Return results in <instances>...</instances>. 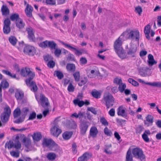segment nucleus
<instances>
[{
    "instance_id": "27",
    "label": "nucleus",
    "mask_w": 161,
    "mask_h": 161,
    "mask_svg": "<svg viewBox=\"0 0 161 161\" xmlns=\"http://www.w3.org/2000/svg\"><path fill=\"white\" fill-rule=\"evenodd\" d=\"M98 133V131L96 127H92L90 130V135L93 137H95Z\"/></svg>"
},
{
    "instance_id": "44",
    "label": "nucleus",
    "mask_w": 161,
    "mask_h": 161,
    "mask_svg": "<svg viewBox=\"0 0 161 161\" xmlns=\"http://www.w3.org/2000/svg\"><path fill=\"white\" fill-rule=\"evenodd\" d=\"M144 128L141 125H139L136 129V134H140L143 130Z\"/></svg>"
},
{
    "instance_id": "5",
    "label": "nucleus",
    "mask_w": 161,
    "mask_h": 161,
    "mask_svg": "<svg viewBox=\"0 0 161 161\" xmlns=\"http://www.w3.org/2000/svg\"><path fill=\"white\" fill-rule=\"evenodd\" d=\"M103 99L105 102V104L107 109L113 106L114 98L110 93L108 92L105 94L103 96Z\"/></svg>"
},
{
    "instance_id": "8",
    "label": "nucleus",
    "mask_w": 161,
    "mask_h": 161,
    "mask_svg": "<svg viewBox=\"0 0 161 161\" xmlns=\"http://www.w3.org/2000/svg\"><path fill=\"white\" fill-rule=\"evenodd\" d=\"M14 147L17 149H19L21 147V144L19 140L15 142V144L12 141L7 142L5 144V147L6 148L7 147L8 149Z\"/></svg>"
},
{
    "instance_id": "42",
    "label": "nucleus",
    "mask_w": 161,
    "mask_h": 161,
    "mask_svg": "<svg viewBox=\"0 0 161 161\" xmlns=\"http://www.w3.org/2000/svg\"><path fill=\"white\" fill-rule=\"evenodd\" d=\"M126 87V85L125 84L121 83L119 85L118 87L119 90L121 93H123Z\"/></svg>"
},
{
    "instance_id": "64",
    "label": "nucleus",
    "mask_w": 161,
    "mask_h": 161,
    "mask_svg": "<svg viewBox=\"0 0 161 161\" xmlns=\"http://www.w3.org/2000/svg\"><path fill=\"white\" fill-rule=\"evenodd\" d=\"M114 82L117 84L118 85H120L122 82L121 79H119L118 78H115L114 80Z\"/></svg>"
},
{
    "instance_id": "60",
    "label": "nucleus",
    "mask_w": 161,
    "mask_h": 161,
    "mask_svg": "<svg viewBox=\"0 0 161 161\" xmlns=\"http://www.w3.org/2000/svg\"><path fill=\"white\" fill-rule=\"evenodd\" d=\"M77 146L76 143H74L72 144V151L73 153L75 154L77 153Z\"/></svg>"
},
{
    "instance_id": "53",
    "label": "nucleus",
    "mask_w": 161,
    "mask_h": 161,
    "mask_svg": "<svg viewBox=\"0 0 161 161\" xmlns=\"http://www.w3.org/2000/svg\"><path fill=\"white\" fill-rule=\"evenodd\" d=\"M75 89V87L71 83H69L67 88L68 91L70 92H73L74 91Z\"/></svg>"
},
{
    "instance_id": "45",
    "label": "nucleus",
    "mask_w": 161,
    "mask_h": 161,
    "mask_svg": "<svg viewBox=\"0 0 161 161\" xmlns=\"http://www.w3.org/2000/svg\"><path fill=\"white\" fill-rule=\"evenodd\" d=\"M48 43V41L46 40L45 41L42 42H40L39 44V46L41 47L42 48H45L46 47H47V44Z\"/></svg>"
},
{
    "instance_id": "36",
    "label": "nucleus",
    "mask_w": 161,
    "mask_h": 161,
    "mask_svg": "<svg viewBox=\"0 0 161 161\" xmlns=\"http://www.w3.org/2000/svg\"><path fill=\"white\" fill-rule=\"evenodd\" d=\"M21 113L20 109L17 108L13 112V116L14 118H16L20 115Z\"/></svg>"
},
{
    "instance_id": "11",
    "label": "nucleus",
    "mask_w": 161,
    "mask_h": 161,
    "mask_svg": "<svg viewBox=\"0 0 161 161\" xmlns=\"http://www.w3.org/2000/svg\"><path fill=\"white\" fill-rule=\"evenodd\" d=\"M138 70L139 75L142 77L149 76L151 74V69L147 67H141Z\"/></svg>"
},
{
    "instance_id": "17",
    "label": "nucleus",
    "mask_w": 161,
    "mask_h": 161,
    "mask_svg": "<svg viewBox=\"0 0 161 161\" xmlns=\"http://www.w3.org/2000/svg\"><path fill=\"white\" fill-rule=\"evenodd\" d=\"M146 120L144 121L145 125L147 127L152 125L154 119L153 116L150 114H148L146 117Z\"/></svg>"
},
{
    "instance_id": "35",
    "label": "nucleus",
    "mask_w": 161,
    "mask_h": 161,
    "mask_svg": "<svg viewBox=\"0 0 161 161\" xmlns=\"http://www.w3.org/2000/svg\"><path fill=\"white\" fill-rule=\"evenodd\" d=\"M125 161H133V156L130 149H129L127 152Z\"/></svg>"
},
{
    "instance_id": "28",
    "label": "nucleus",
    "mask_w": 161,
    "mask_h": 161,
    "mask_svg": "<svg viewBox=\"0 0 161 161\" xmlns=\"http://www.w3.org/2000/svg\"><path fill=\"white\" fill-rule=\"evenodd\" d=\"M42 138L41 133L39 132L35 133L32 136V138L34 141H39Z\"/></svg>"
},
{
    "instance_id": "62",
    "label": "nucleus",
    "mask_w": 161,
    "mask_h": 161,
    "mask_svg": "<svg viewBox=\"0 0 161 161\" xmlns=\"http://www.w3.org/2000/svg\"><path fill=\"white\" fill-rule=\"evenodd\" d=\"M46 2L47 4L53 5L56 4L55 0H46Z\"/></svg>"
},
{
    "instance_id": "24",
    "label": "nucleus",
    "mask_w": 161,
    "mask_h": 161,
    "mask_svg": "<svg viewBox=\"0 0 161 161\" xmlns=\"http://www.w3.org/2000/svg\"><path fill=\"white\" fill-rule=\"evenodd\" d=\"M151 134V132L149 130H146L142 135V137L146 142H149V139L147 135H150Z\"/></svg>"
},
{
    "instance_id": "20",
    "label": "nucleus",
    "mask_w": 161,
    "mask_h": 161,
    "mask_svg": "<svg viewBox=\"0 0 161 161\" xmlns=\"http://www.w3.org/2000/svg\"><path fill=\"white\" fill-rule=\"evenodd\" d=\"M117 114L119 116H121L125 118L127 116V113L125 109H123L122 106H120L118 109Z\"/></svg>"
},
{
    "instance_id": "50",
    "label": "nucleus",
    "mask_w": 161,
    "mask_h": 161,
    "mask_svg": "<svg viewBox=\"0 0 161 161\" xmlns=\"http://www.w3.org/2000/svg\"><path fill=\"white\" fill-rule=\"evenodd\" d=\"M100 122L103 125L105 126H107L108 125V122L104 117L100 118Z\"/></svg>"
},
{
    "instance_id": "46",
    "label": "nucleus",
    "mask_w": 161,
    "mask_h": 161,
    "mask_svg": "<svg viewBox=\"0 0 161 161\" xmlns=\"http://www.w3.org/2000/svg\"><path fill=\"white\" fill-rule=\"evenodd\" d=\"M128 80L130 83L135 86H138L139 85L138 82L132 78H129L128 79Z\"/></svg>"
},
{
    "instance_id": "34",
    "label": "nucleus",
    "mask_w": 161,
    "mask_h": 161,
    "mask_svg": "<svg viewBox=\"0 0 161 161\" xmlns=\"http://www.w3.org/2000/svg\"><path fill=\"white\" fill-rule=\"evenodd\" d=\"M2 72L3 73L10 76L11 78H15L17 80H18L19 79L16 77V75L14 74L13 75V74L9 71L7 70H3L2 71Z\"/></svg>"
},
{
    "instance_id": "32",
    "label": "nucleus",
    "mask_w": 161,
    "mask_h": 161,
    "mask_svg": "<svg viewBox=\"0 0 161 161\" xmlns=\"http://www.w3.org/2000/svg\"><path fill=\"white\" fill-rule=\"evenodd\" d=\"M10 19L12 21H15L16 22L20 18L18 14L14 13L11 15L10 17Z\"/></svg>"
},
{
    "instance_id": "2",
    "label": "nucleus",
    "mask_w": 161,
    "mask_h": 161,
    "mask_svg": "<svg viewBox=\"0 0 161 161\" xmlns=\"http://www.w3.org/2000/svg\"><path fill=\"white\" fill-rule=\"evenodd\" d=\"M122 42L120 37L114 42V46L115 51L119 57L121 59H124L126 58L127 56L122 47Z\"/></svg>"
},
{
    "instance_id": "41",
    "label": "nucleus",
    "mask_w": 161,
    "mask_h": 161,
    "mask_svg": "<svg viewBox=\"0 0 161 161\" xmlns=\"http://www.w3.org/2000/svg\"><path fill=\"white\" fill-rule=\"evenodd\" d=\"M92 96L95 98H100L101 93L97 91H92L91 92Z\"/></svg>"
},
{
    "instance_id": "40",
    "label": "nucleus",
    "mask_w": 161,
    "mask_h": 161,
    "mask_svg": "<svg viewBox=\"0 0 161 161\" xmlns=\"http://www.w3.org/2000/svg\"><path fill=\"white\" fill-rule=\"evenodd\" d=\"M1 86L3 89L8 88L9 87V83L6 80H3L0 84Z\"/></svg>"
},
{
    "instance_id": "1",
    "label": "nucleus",
    "mask_w": 161,
    "mask_h": 161,
    "mask_svg": "<svg viewBox=\"0 0 161 161\" xmlns=\"http://www.w3.org/2000/svg\"><path fill=\"white\" fill-rule=\"evenodd\" d=\"M20 75L24 77L28 76L29 78L25 80L26 85L30 88L32 91L36 92L38 89L37 86L35 81H31L35 76L34 72L31 71L30 68L25 67L21 69Z\"/></svg>"
},
{
    "instance_id": "25",
    "label": "nucleus",
    "mask_w": 161,
    "mask_h": 161,
    "mask_svg": "<svg viewBox=\"0 0 161 161\" xmlns=\"http://www.w3.org/2000/svg\"><path fill=\"white\" fill-rule=\"evenodd\" d=\"M1 11L3 16H7L9 14V10L6 5H3L2 7Z\"/></svg>"
},
{
    "instance_id": "12",
    "label": "nucleus",
    "mask_w": 161,
    "mask_h": 161,
    "mask_svg": "<svg viewBox=\"0 0 161 161\" xmlns=\"http://www.w3.org/2000/svg\"><path fill=\"white\" fill-rule=\"evenodd\" d=\"M23 52L29 56H33L36 53V49L33 46L28 45L24 47Z\"/></svg>"
},
{
    "instance_id": "61",
    "label": "nucleus",
    "mask_w": 161,
    "mask_h": 161,
    "mask_svg": "<svg viewBox=\"0 0 161 161\" xmlns=\"http://www.w3.org/2000/svg\"><path fill=\"white\" fill-rule=\"evenodd\" d=\"M135 11L137 13L140 15L142 12V9L141 7L138 6L136 8Z\"/></svg>"
},
{
    "instance_id": "18",
    "label": "nucleus",
    "mask_w": 161,
    "mask_h": 161,
    "mask_svg": "<svg viewBox=\"0 0 161 161\" xmlns=\"http://www.w3.org/2000/svg\"><path fill=\"white\" fill-rule=\"evenodd\" d=\"M55 143L51 139L44 138L43 139L42 145L48 147L49 146H54Z\"/></svg>"
},
{
    "instance_id": "57",
    "label": "nucleus",
    "mask_w": 161,
    "mask_h": 161,
    "mask_svg": "<svg viewBox=\"0 0 161 161\" xmlns=\"http://www.w3.org/2000/svg\"><path fill=\"white\" fill-rule=\"evenodd\" d=\"M54 53L55 55L57 57H58L61 53V50L60 49H58L57 47L55 49Z\"/></svg>"
},
{
    "instance_id": "54",
    "label": "nucleus",
    "mask_w": 161,
    "mask_h": 161,
    "mask_svg": "<svg viewBox=\"0 0 161 161\" xmlns=\"http://www.w3.org/2000/svg\"><path fill=\"white\" fill-rule=\"evenodd\" d=\"M25 117H20L14 121V123L16 124H19L23 122L24 120Z\"/></svg>"
},
{
    "instance_id": "49",
    "label": "nucleus",
    "mask_w": 161,
    "mask_h": 161,
    "mask_svg": "<svg viewBox=\"0 0 161 161\" xmlns=\"http://www.w3.org/2000/svg\"><path fill=\"white\" fill-rule=\"evenodd\" d=\"M75 80L76 81H79L80 77V73L79 71L76 72L73 75Z\"/></svg>"
},
{
    "instance_id": "43",
    "label": "nucleus",
    "mask_w": 161,
    "mask_h": 161,
    "mask_svg": "<svg viewBox=\"0 0 161 161\" xmlns=\"http://www.w3.org/2000/svg\"><path fill=\"white\" fill-rule=\"evenodd\" d=\"M47 157L49 160H53L56 158V155L54 153H50L48 154Z\"/></svg>"
},
{
    "instance_id": "14",
    "label": "nucleus",
    "mask_w": 161,
    "mask_h": 161,
    "mask_svg": "<svg viewBox=\"0 0 161 161\" xmlns=\"http://www.w3.org/2000/svg\"><path fill=\"white\" fill-rule=\"evenodd\" d=\"M51 134L54 136L58 137L62 132L61 129L59 128V126L55 125L51 129Z\"/></svg>"
},
{
    "instance_id": "33",
    "label": "nucleus",
    "mask_w": 161,
    "mask_h": 161,
    "mask_svg": "<svg viewBox=\"0 0 161 161\" xmlns=\"http://www.w3.org/2000/svg\"><path fill=\"white\" fill-rule=\"evenodd\" d=\"M15 23L17 27L20 29L23 28L25 26V23L21 18L16 21Z\"/></svg>"
},
{
    "instance_id": "4",
    "label": "nucleus",
    "mask_w": 161,
    "mask_h": 161,
    "mask_svg": "<svg viewBox=\"0 0 161 161\" xmlns=\"http://www.w3.org/2000/svg\"><path fill=\"white\" fill-rule=\"evenodd\" d=\"M132 153L135 158L140 159L141 161H145V156L141 148L136 147L133 149Z\"/></svg>"
},
{
    "instance_id": "63",
    "label": "nucleus",
    "mask_w": 161,
    "mask_h": 161,
    "mask_svg": "<svg viewBox=\"0 0 161 161\" xmlns=\"http://www.w3.org/2000/svg\"><path fill=\"white\" fill-rule=\"evenodd\" d=\"M87 110L91 112L92 113L96 115L97 114V111L95 110V108L93 107H90L88 108H87Z\"/></svg>"
},
{
    "instance_id": "58",
    "label": "nucleus",
    "mask_w": 161,
    "mask_h": 161,
    "mask_svg": "<svg viewBox=\"0 0 161 161\" xmlns=\"http://www.w3.org/2000/svg\"><path fill=\"white\" fill-rule=\"evenodd\" d=\"M67 59L68 60L71 61H75V60L74 56L70 53L69 54Z\"/></svg>"
},
{
    "instance_id": "19",
    "label": "nucleus",
    "mask_w": 161,
    "mask_h": 161,
    "mask_svg": "<svg viewBox=\"0 0 161 161\" xmlns=\"http://www.w3.org/2000/svg\"><path fill=\"white\" fill-rule=\"evenodd\" d=\"M73 116L76 118H79L80 121L82 119H86V118L85 113L81 112H79L78 114L76 113H74L71 116V117Z\"/></svg>"
},
{
    "instance_id": "52",
    "label": "nucleus",
    "mask_w": 161,
    "mask_h": 161,
    "mask_svg": "<svg viewBox=\"0 0 161 161\" xmlns=\"http://www.w3.org/2000/svg\"><path fill=\"white\" fill-rule=\"evenodd\" d=\"M36 114L35 112H33L30 114L28 120H33L36 118Z\"/></svg>"
},
{
    "instance_id": "29",
    "label": "nucleus",
    "mask_w": 161,
    "mask_h": 161,
    "mask_svg": "<svg viewBox=\"0 0 161 161\" xmlns=\"http://www.w3.org/2000/svg\"><path fill=\"white\" fill-rule=\"evenodd\" d=\"M73 134L72 132L66 131L62 134L63 138L65 140H68L70 139Z\"/></svg>"
},
{
    "instance_id": "39",
    "label": "nucleus",
    "mask_w": 161,
    "mask_h": 161,
    "mask_svg": "<svg viewBox=\"0 0 161 161\" xmlns=\"http://www.w3.org/2000/svg\"><path fill=\"white\" fill-rule=\"evenodd\" d=\"M8 40L9 42L13 46H15L17 42V40L16 38L14 36H11L9 38Z\"/></svg>"
},
{
    "instance_id": "23",
    "label": "nucleus",
    "mask_w": 161,
    "mask_h": 161,
    "mask_svg": "<svg viewBox=\"0 0 161 161\" xmlns=\"http://www.w3.org/2000/svg\"><path fill=\"white\" fill-rule=\"evenodd\" d=\"M66 69L69 72H73L75 70L76 67L74 64L68 63L67 64Z\"/></svg>"
},
{
    "instance_id": "16",
    "label": "nucleus",
    "mask_w": 161,
    "mask_h": 161,
    "mask_svg": "<svg viewBox=\"0 0 161 161\" xmlns=\"http://www.w3.org/2000/svg\"><path fill=\"white\" fill-rule=\"evenodd\" d=\"M138 81L140 83L146 85H150L154 87L161 88V82H154L153 83L149 82H146L143 80L141 79H138Z\"/></svg>"
},
{
    "instance_id": "21",
    "label": "nucleus",
    "mask_w": 161,
    "mask_h": 161,
    "mask_svg": "<svg viewBox=\"0 0 161 161\" xmlns=\"http://www.w3.org/2000/svg\"><path fill=\"white\" fill-rule=\"evenodd\" d=\"M33 10V7L31 5L28 4L25 10L26 14L27 17L31 18L32 17V12Z\"/></svg>"
},
{
    "instance_id": "47",
    "label": "nucleus",
    "mask_w": 161,
    "mask_h": 161,
    "mask_svg": "<svg viewBox=\"0 0 161 161\" xmlns=\"http://www.w3.org/2000/svg\"><path fill=\"white\" fill-rule=\"evenodd\" d=\"M54 72L56 73V75L59 79L61 80L64 77V75L61 72L59 71H55Z\"/></svg>"
},
{
    "instance_id": "15",
    "label": "nucleus",
    "mask_w": 161,
    "mask_h": 161,
    "mask_svg": "<svg viewBox=\"0 0 161 161\" xmlns=\"http://www.w3.org/2000/svg\"><path fill=\"white\" fill-rule=\"evenodd\" d=\"M40 100L41 105L43 108H46L49 106V103L48 99L44 95H42L40 96Z\"/></svg>"
},
{
    "instance_id": "30",
    "label": "nucleus",
    "mask_w": 161,
    "mask_h": 161,
    "mask_svg": "<svg viewBox=\"0 0 161 161\" xmlns=\"http://www.w3.org/2000/svg\"><path fill=\"white\" fill-rule=\"evenodd\" d=\"M89 153L86 152L84 153L81 156L79 157L78 158V161H86L88 159V156Z\"/></svg>"
},
{
    "instance_id": "56",
    "label": "nucleus",
    "mask_w": 161,
    "mask_h": 161,
    "mask_svg": "<svg viewBox=\"0 0 161 161\" xmlns=\"http://www.w3.org/2000/svg\"><path fill=\"white\" fill-rule=\"evenodd\" d=\"M151 28L150 25L149 24L147 25L144 28V32L145 34H147L150 33V30Z\"/></svg>"
},
{
    "instance_id": "9",
    "label": "nucleus",
    "mask_w": 161,
    "mask_h": 161,
    "mask_svg": "<svg viewBox=\"0 0 161 161\" xmlns=\"http://www.w3.org/2000/svg\"><path fill=\"white\" fill-rule=\"evenodd\" d=\"M11 23L8 18H6L3 22V32L6 34H8L11 31L10 25Z\"/></svg>"
},
{
    "instance_id": "59",
    "label": "nucleus",
    "mask_w": 161,
    "mask_h": 161,
    "mask_svg": "<svg viewBox=\"0 0 161 161\" xmlns=\"http://www.w3.org/2000/svg\"><path fill=\"white\" fill-rule=\"evenodd\" d=\"M55 65V62L53 60H50L47 64V66L50 68H53Z\"/></svg>"
},
{
    "instance_id": "26",
    "label": "nucleus",
    "mask_w": 161,
    "mask_h": 161,
    "mask_svg": "<svg viewBox=\"0 0 161 161\" xmlns=\"http://www.w3.org/2000/svg\"><path fill=\"white\" fill-rule=\"evenodd\" d=\"M15 96L17 100H21L24 97V92L21 91H17L15 92Z\"/></svg>"
},
{
    "instance_id": "38",
    "label": "nucleus",
    "mask_w": 161,
    "mask_h": 161,
    "mask_svg": "<svg viewBox=\"0 0 161 161\" xmlns=\"http://www.w3.org/2000/svg\"><path fill=\"white\" fill-rule=\"evenodd\" d=\"M23 142L25 143V145L26 147H28L31 145V141L30 139L25 137L23 139Z\"/></svg>"
},
{
    "instance_id": "3",
    "label": "nucleus",
    "mask_w": 161,
    "mask_h": 161,
    "mask_svg": "<svg viewBox=\"0 0 161 161\" xmlns=\"http://www.w3.org/2000/svg\"><path fill=\"white\" fill-rule=\"evenodd\" d=\"M11 114V110L9 107L6 106L4 108V112L1 115V119L3 124H5L8 121Z\"/></svg>"
},
{
    "instance_id": "6",
    "label": "nucleus",
    "mask_w": 161,
    "mask_h": 161,
    "mask_svg": "<svg viewBox=\"0 0 161 161\" xmlns=\"http://www.w3.org/2000/svg\"><path fill=\"white\" fill-rule=\"evenodd\" d=\"M82 119L80 121V133L82 135H85L86 134V131L88 129L89 122L88 121L84 120Z\"/></svg>"
},
{
    "instance_id": "31",
    "label": "nucleus",
    "mask_w": 161,
    "mask_h": 161,
    "mask_svg": "<svg viewBox=\"0 0 161 161\" xmlns=\"http://www.w3.org/2000/svg\"><path fill=\"white\" fill-rule=\"evenodd\" d=\"M47 47H49L51 50L56 49L57 47V44L53 41H48Z\"/></svg>"
},
{
    "instance_id": "22",
    "label": "nucleus",
    "mask_w": 161,
    "mask_h": 161,
    "mask_svg": "<svg viewBox=\"0 0 161 161\" xmlns=\"http://www.w3.org/2000/svg\"><path fill=\"white\" fill-rule=\"evenodd\" d=\"M137 50V47L136 45L135 44H131L129 51L127 52V54L128 55H130L132 57L135 56V53Z\"/></svg>"
},
{
    "instance_id": "10",
    "label": "nucleus",
    "mask_w": 161,
    "mask_h": 161,
    "mask_svg": "<svg viewBox=\"0 0 161 161\" xmlns=\"http://www.w3.org/2000/svg\"><path fill=\"white\" fill-rule=\"evenodd\" d=\"M128 39L132 40H135L136 41L139 42L140 39V33L138 31H131L128 33Z\"/></svg>"
},
{
    "instance_id": "48",
    "label": "nucleus",
    "mask_w": 161,
    "mask_h": 161,
    "mask_svg": "<svg viewBox=\"0 0 161 161\" xmlns=\"http://www.w3.org/2000/svg\"><path fill=\"white\" fill-rule=\"evenodd\" d=\"M87 78L86 77H84L79 83V86H82L83 85H85L87 82Z\"/></svg>"
},
{
    "instance_id": "13",
    "label": "nucleus",
    "mask_w": 161,
    "mask_h": 161,
    "mask_svg": "<svg viewBox=\"0 0 161 161\" xmlns=\"http://www.w3.org/2000/svg\"><path fill=\"white\" fill-rule=\"evenodd\" d=\"M26 31H27L28 35V38L30 41L33 42L36 41V38L34 35V33L33 32V29L31 27H29L26 28Z\"/></svg>"
},
{
    "instance_id": "51",
    "label": "nucleus",
    "mask_w": 161,
    "mask_h": 161,
    "mask_svg": "<svg viewBox=\"0 0 161 161\" xmlns=\"http://www.w3.org/2000/svg\"><path fill=\"white\" fill-rule=\"evenodd\" d=\"M104 132L105 134L108 136H110L112 134L111 131L109 130L107 127H106L104 128Z\"/></svg>"
},
{
    "instance_id": "7",
    "label": "nucleus",
    "mask_w": 161,
    "mask_h": 161,
    "mask_svg": "<svg viewBox=\"0 0 161 161\" xmlns=\"http://www.w3.org/2000/svg\"><path fill=\"white\" fill-rule=\"evenodd\" d=\"M60 42L63 45L65 46V47H67L71 50H73L75 51V54L77 56H79L82 54L83 53L85 52V51L82 49H80L79 50H78L76 48L70 45L66 44L62 41H60Z\"/></svg>"
},
{
    "instance_id": "55",
    "label": "nucleus",
    "mask_w": 161,
    "mask_h": 161,
    "mask_svg": "<svg viewBox=\"0 0 161 161\" xmlns=\"http://www.w3.org/2000/svg\"><path fill=\"white\" fill-rule=\"evenodd\" d=\"M147 62L149 66H152L157 63V62L154 59L148 60Z\"/></svg>"
},
{
    "instance_id": "37",
    "label": "nucleus",
    "mask_w": 161,
    "mask_h": 161,
    "mask_svg": "<svg viewBox=\"0 0 161 161\" xmlns=\"http://www.w3.org/2000/svg\"><path fill=\"white\" fill-rule=\"evenodd\" d=\"M73 103L75 105H78L80 107H82L84 105V102L82 100L80 101L79 99L74 100Z\"/></svg>"
}]
</instances>
